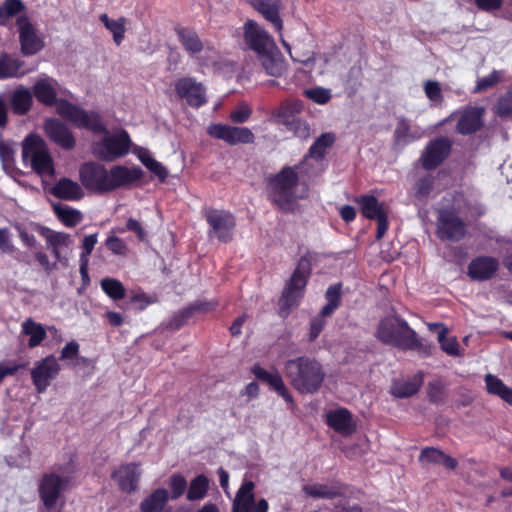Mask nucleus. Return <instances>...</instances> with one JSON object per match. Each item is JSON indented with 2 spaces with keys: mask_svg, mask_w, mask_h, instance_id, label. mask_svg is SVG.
<instances>
[{
  "mask_svg": "<svg viewBox=\"0 0 512 512\" xmlns=\"http://www.w3.org/2000/svg\"><path fill=\"white\" fill-rule=\"evenodd\" d=\"M50 192L54 197L67 201H78L84 197L81 186L66 177L60 178Z\"/></svg>",
  "mask_w": 512,
  "mask_h": 512,
  "instance_id": "nucleus-28",
  "label": "nucleus"
},
{
  "mask_svg": "<svg viewBox=\"0 0 512 512\" xmlns=\"http://www.w3.org/2000/svg\"><path fill=\"white\" fill-rule=\"evenodd\" d=\"M311 271L310 260L306 257H301L290 278L286 281L278 299V315L282 319L288 318L291 311L300 305L305 295Z\"/></svg>",
  "mask_w": 512,
  "mask_h": 512,
  "instance_id": "nucleus-4",
  "label": "nucleus"
},
{
  "mask_svg": "<svg viewBox=\"0 0 512 512\" xmlns=\"http://www.w3.org/2000/svg\"><path fill=\"white\" fill-rule=\"evenodd\" d=\"M252 5L276 31L281 32L283 29V21L280 17V11L283 8L282 0H253Z\"/></svg>",
  "mask_w": 512,
  "mask_h": 512,
  "instance_id": "nucleus-25",
  "label": "nucleus"
},
{
  "mask_svg": "<svg viewBox=\"0 0 512 512\" xmlns=\"http://www.w3.org/2000/svg\"><path fill=\"white\" fill-rule=\"evenodd\" d=\"M168 499V491L158 488L141 502L140 509L142 512H159L164 508Z\"/></svg>",
  "mask_w": 512,
  "mask_h": 512,
  "instance_id": "nucleus-40",
  "label": "nucleus"
},
{
  "mask_svg": "<svg viewBox=\"0 0 512 512\" xmlns=\"http://www.w3.org/2000/svg\"><path fill=\"white\" fill-rule=\"evenodd\" d=\"M69 476L62 477L56 472L44 473L39 481L38 494L43 506L51 511L60 502V508L65 505L63 493L70 484Z\"/></svg>",
  "mask_w": 512,
  "mask_h": 512,
  "instance_id": "nucleus-8",
  "label": "nucleus"
},
{
  "mask_svg": "<svg viewBox=\"0 0 512 512\" xmlns=\"http://www.w3.org/2000/svg\"><path fill=\"white\" fill-rule=\"evenodd\" d=\"M376 336L382 343L401 350H418L423 351L426 356L430 355L431 347H424L416 331L399 316L382 319L378 325Z\"/></svg>",
  "mask_w": 512,
  "mask_h": 512,
  "instance_id": "nucleus-3",
  "label": "nucleus"
},
{
  "mask_svg": "<svg viewBox=\"0 0 512 512\" xmlns=\"http://www.w3.org/2000/svg\"><path fill=\"white\" fill-rule=\"evenodd\" d=\"M434 177L431 174H426L414 183L413 194L417 200L427 198L433 190Z\"/></svg>",
  "mask_w": 512,
  "mask_h": 512,
  "instance_id": "nucleus-49",
  "label": "nucleus"
},
{
  "mask_svg": "<svg viewBox=\"0 0 512 512\" xmlns=\"http://www.w3.org/2000/svg\"><path fill=\"white\" fill-rule=\"evenodd\" d=\"M502 75L500 71L493 70L488 76L478 79L473 90L474 93H481L494 87L501 81Z\"/></svg>",
  "mask_w": 512,
  "mask_h": 512,
  "instance_id": "nucleus-54",
  "label": "nucleus"
},
{
  "mask_svg": "<svg viewBox=\"0 0 512 512\" xmlns=\"http://www.w3.org/2000/svg\"><path fill=\"white\" fill-rule=\"evenodd\" d=\"M40 234L46 239L47 244L51 248H58L66 245L68 234L63 232H56L47 227H40Z\"/></svg>",
  "mask_w": 512,
  "mask_h": 512,
  "instance_id": "nucleus-51",
  "label": "nucleus"
},
{
  "mask_svg": "<svg viewBox=\"0 0 512 512\" xmlns=\"http://www.w3.org/2000/svg\"><path fill=\"white\" fill-rule=\"evenodd\" d=\"M103 292L112 300H122L126 295V289L121 281L115 278H103L100 281Z\"/></svg>",
  "mask_w": 512,
  "mask_h": 512,
  "instance_id": "nucleus-46",
  "label": "nucleus"
},
{
  "mask_svg": "<svg viewBox=\"0 0 512 512\" xmlns=\"http://www.w3.org/2000/svg\"><path fill=\"white\" fill-rule=\"evenodd\" d=\"M424 373L419 371L411 380L393 381L390 393L396 398H408L415 395L423 385Z\"/></svg>",
  "mask_w": 512,
  "mask_h": 512,
  "instance_id": "nucleus-29",
  "label": "nucleus"
},
{
  "mask_svg": "<svg viewBox=\"0 0 512 512\" xmlns=\"http://www.w3.org/2000/svg\"><path fill=\"white\" fill-rule=\"evenodd\" d=\"M357 202L360 205L362 215L369 220H374L381 215L387 214L383 203H380L373 195H361Z\"/></svg>",
  "mask_w": 512,
  "mask_h": 512,
  "instance_id": "nucleus-35",
  "label": "nucleus"
},
{
  "mask_svg": "<svg viewBox=\"0 0 512 512\" xmlns=\"http://www.w3.org/2000/svg\"><path fill=\"white\" fill-rule=\"evenodd\" d=\"M345 488L346 486L344 484L336 482L333 485L321 483L305 485L303 490L308 496L313 498L334 499L344 496Z\"/></svg>",
  "mask_w": 512,
  "mask_h": 512,
  "instance_id": "nucleus-31",
  "label": "nucleus"
},
{
  "mask_svg": "<svg viewBox=\"0 0 512 512\" xmlns=\"http://www.w3.org/2000/svg\"><path fill=\"white\" fill-rule=\"evenodd\" d=\"M61 371V365L55 355L50 354L36 361L30 371L31 380L37 393H44Z\"/></svg>",
  "mask_w": 512,
  "mask_h": 512,
  "instance_id": "nucleus-11",
  "label": "nucleus"
},
{
  "mask_svg": "<svg viewBox=\"0 0 512 512\" xmlns=\"http://www.w3.org/2000/svg\"><path fill=\"white\" fill-rule=\"evenodd\" d=\"M303 110V103L298 99H287L272 111V118L277 124L285 125L287 122L297 118Z\"/></svg>",
  "mask_w": 512,
  "mask_h": 512,
  "instance_id": "nucleus-32",
  "label": "nucleus"
},
{
  "mask_svg": "<svg viewBox=\"0 0 512 512\" xmlns=\"http://www.w3.org/2000/svg\"><path fill=\"white\" fill-rule=\"evenodd\" d=\"M57 113L79 129H86L96 135L108 133L107 127L98 112L86 111L66 99L60 100Z\"/></svg>",
  "mask_w": 512,
  "mask_h": 512,
  "instance_id": "nucleus-6",
  "label": "nucleus"
},
{
  "mask_svg": "<svg viewBox=\"0 0 512 512\" xmlns=\"http://www.w3.org/2000/svg\"><path fill=\"white\" fill-rule=\"evenodd\" d=\"M486 390L489 394L498 396L503 401L512 405V389L493 374H486L484 377Z\"/></svg>",
  "mask_w": 512,
  "mask_h": 512,
  "instance_id": "nucleus-36",
  "label": "nucleus"
},
{
  "mask_svg": "<svg viewBox=\"0 0 512 512\" xmlns=\"http://www.w3.org/2000/svg\"><path fill=\"white\" fill-rule=\"evenodd\" d=\"M305 94L309 99L320 105L328 103L331 99L330 90L323 87L308 89Z\"/></svg>",
  "mask_w": 512,
  "mask_h": 512,
  "instance_id": "nucleus-58",
  "label": "nucleus"
},
{
  "mask_svg": "<svg viewBox=\"0 0 512 512\" xmlns=\"http://www.w3.org/2000/svg\"><path fill=\"white\" fill-rule=\"evenodd\" d=\"M207 132L211 137L223 140L232 146L237 144H252L255 141L254 134L247 127L218 123L209 125Z\"/></svg>",
  "mask_w": 512,
  "mask_h": 512,
  "instance_id": "nucleus-14",
  "label": "nucleus"
},
{
  "mask_svg": "<svg viewBox=\"0 0 512 512\" xmlns=\"http://www.w3.org/2000/svg\"><path fill=\"white\" fill-rule=\"evenodd\" d=\"M421 138V133L412 130L410 121L404 117L399 118L393 134L395 145H408L409 143Z\"/></svg>",
  "mask_w": 512,
  "mask_h": 512,
  "instance_id": "nucleus-34",
  "label": "nucleus"
},
{
  "mask_svg": "<svg viewBox=\"0 0 512 512\" xmlns=\"http://www.w3.org/2000/svg\"><path fill=\"white\" fill-rule=\"evenodd\" d=\"M327 316H323L322 312L310 320L309 323V333H308V342H314L323 331L326 326V318Z\"/></svg>",
  "mask_w": 512,
  "mask_h": 512,
  "instance_id": "nucleus-56",
  "label": "nucleus"
},
{
  "mask_svg": "<svg viewBox=\"0 0 512 512\" xmlns=\"http://www.w3.org/2000/svg\"><path fill=\"white\" fill-rule=\"evenodd\" d=\"M204 217L211 228L210 233H214L220 242L232 240L236 219L230 211L209 208L205 210Z\"/></svg>",
  "mask_w": 512,
  "mask_h": 512,
  "instance_id": "nucleus-12",
  "label": "nucleus"
},
{
  "mask_svg": "<svg viewBox=\"0 0 512 512\" xmlns=\"http://www.w3.org/2000/svg\"><path fill=\"white\" fill-rule=\"evenodd\" d=\"M144 176L139 166L129 168L124 165H115L110 170L95 161L83 163L79 168L81 184L88 190L97 194H105L121 187H128L140 181Z\"/></svg>",
  "mask_w": 512,
  "mask_h": 512,
  "instance_id": "nucleus-1",
  "label": "nucleus"
},
{
  "mask_svg": "<svg viewBox=\"0 0 512 512\" xmlns=\"http://www.w3.org/2000/svg\"><path fill=\"white\" fill-rule=\"evenodd\" d=\"M105 245L115 255H125L127 252L125 242L116 236H109L105 241Z\"/></svg>",
  "mask_w": 512,
  "mask_h": 512,
  "instance_id": "nucleus-63",
  "label": "nucleus"
},
{
  "mask_svg": "<svg viewBox=\"0 0 512 512\" xmlns=\"http://www.w3.org/2000/svg\"><path fill=\"white\" fill-rule=\"evenodd\" d=\"M14 228L17 230L18 235L24 245L30 248H34L36 246L37 242L35 236L30 234L22 224L16 223Z\"/></svg>",
  "mask_w": 512,
  "mask_h": 512,
  "instance_id": "nucleus-64",
  "label": "nucleus"
},
{
  "mask_svg": "<svg viewBox=\"0 0 512 512\" xmlns=\"http://www.w3.org/2000/svg\"><path fill=\"white\" fill-rule=\"evenodd\" d=\"M130 147V136L126 130L122 129L118 134L106 135L101 141L94 143L92 152L99 160L112 162L127 155Z\"/></svg>",
  "mask_w": 512,
  "mask_h": 512,
  "instance_id": "nucleus-9",
  "label": "nucleus"
},
{
  "mask_svg": "<svg viewBox=\"0 0 512 512\" xmlns=\"http://www.w3.org/2000/svg\"><path fill=\"white\" fill-rule=\"evenodd\" d=\"M33 104V94L27 88L16 89L11 96L12 111L16 115L27 114Z\"/></svg>",
  "mask_w": 512,
  "mask_h": 512,
  "instance_id": "nucleus-37",
  "label": "nucleus"
},
{
  "mask_svg": "<svg viewBox=\"0 0 512 512\" xmlns=\"http://www.w3.org/2000/svg\"><path fill=\"white\" fill-rule=\"evenodd\" d=\"M499 260L493 256L481 255L473 258L467 266V275L473 281L492 279L499 270Z\"/></svg>",
  "mask_w": 512,
  "mask_h": 512,
  "instance_id": "nucleus-20",
  "label": "nucleus"
},
{
  "mask_svg": "<svg viewBox=\"0 0 512 512\" xmlns=\"http://www.w3.org/2000/svg\"><path fill=\"white\" fill-rule=\"evenodd\" d=\"M192 318V315L188 307H184L179 311L175 312L167 321L166 328L171 331H177L181 329L187 322Z\"/></svg>",
  "mask_w": 512,
  "mask_h": 512,
  "instance_id": "nucleus-50",
  "label": "nucleus"
},
{
  "mask_svg": "<svg viewBox=\"0 0 512 512\" xmlns=\"http://www.w3.org/2000/svg\"><path fill=\"white\" fill-rule=\"evenodd\" d=\"M285 375L291 386L300 394L317 393L326 378L323 365L315 358L299 356L284 365Z\"/></svg>",
  "mask_w": 512,
  "mask_h": 512,
  "instance_id": "nucleus-2",
  "label": "nucleus"
},
{
  "mask_svg": "<svg viewBox=\"0 0 512 512\" xmlns=\"http://www.w3.org/2000/svg\"><path fill=\"white\" fill-rule=\"evenodd\" d=\"M496 113L498 116L504 118L512 115V91L506 92L502 95L496 104Z\"/></svg>",
  "mask_w": 512,
  "mask_h": 512,
  "instance_id": "nucleus-57",
  "label": "nucleus"
},
{
  "mask_svg": "<svg viewBox=\"0 0 512 512\" xmlns=\"http://www.w3.org/2000/svg\"><path fill=\"white\" fill-rule=\"evenodd\" d=\"M253 375L261 382L267 383L279 396H281L287 403H293L294 399L284 384L281 375L275 371L270 373L259 364H254L251 368Z\"/></svg>",
  "mask_w": 512,
  "mask_h": 512,
  "instance_id": "nucleus-23",
  "label": "nucleus"
},
{
  "mask_svg": "<svg viewBox=\"0 0 512 512\" xmlns=\"http://www.w3.org/2000/svg\"><path fill=\"white\" fill-rule=\"evenodd\" d=\"M444 388L439 380H434L428 383L427 397L433 404H439L443 401Z\"/></svg>",
  "mask_w": 512,
  "mask_h": 512,
  "instance_id": "nucleus-59",
  "label": "nucleus"
},
{
  "mask_svg": "<svg viewBox=\"0 0 512 512\" xmlns=\"http://www.w3.org/2000/svg\"><path fill=\"white\" fill-rule=\"evenodd\" d=\"M219 305L218 300H196L187 305L192 317L196 313H209Z\"/></svg>",
  "mask_w": 512,
  "mask_h": 512,
  "instance_id": "nucleus-55",
  "label": "nucleus"
},
{
  "mask_svg": "<svg viewBox=\"0 0 512 512\" xmlns=\"http://www.w3.org/2000/svg\"><path fill=\"white\" fill-rule=\"evenodd\" d=\"M484 112V108L479 106L465 108L459 116L456 131L461 135H471L481 130Z\"/></svg>",
  "mask_w": 512,
  "mask_h": 512,
  "instance_id": "nucleus-21",
  "label": "nucleus"
},
{
  "mask_svg": "<svg viewBox=\"0 0 512 512\" xmlns=\"http://www.w3.org/2000/svg\"><path fill=\"white\" fill-rule=\"evenodd\" d=\"M25 10L22 0H4L0 6V26H6L8 20Z\"/></svg>",
  "mask_w": 512,
  "mask_h": 512,
  "instance_id": "nucleus-47",
  "label": "nucleus"
},
{
  "mask_svg": "<svg viewBox=\"0 0 512 512\" xmlns=\"http://www.w3.org/2000/svg\"><path fill=\"white\" fill-rule=\"evenodd\" d=\"M99 20L108 29L112 35L116 45H120L125 37L126 18L120 17L117 20L110 19L106 13L100 15Z\"/></svg>",
  "mask_w": 512,
  "mask_h": 512,
  "instance_id": "nucleus-41",
  "label": "nucleus"
},
{
  "mask_svg": "<svg viewBox=\"0 0 512 512\" xmlns=\"http://www.w3.org/2000/svg\"><path fill=\"white\" fill-rule=\"evenodd\" d=\"M244 29L245 43L257 56L276 45L269 33L255 21L248 20L244 25Z\"/></svg>",
  "mask_w": 512,
  "mask_h": 512,
  "instance_id": "nucleus-18",
  "label": "nucleus"
},
{
  "mask_svg": "<svg viewBox=\"0 0 512 512\" xmlns=\"http://www.w3.org/2000/svg\"><path fill=\"white\" fill-rule=\"evenodd\" d=\"M22 158L24 162L30 161L31 168L40 176H52L55 172L53 159L46 150L43 139L36 134H30L24 139Z\"/></svg>",
  "mask_w": 512,
  "mask_h": 512,
  "instance_id": "nucleus-7",
  "label": "nucleus"
},
{
  "mask_svg": "<svg viewBox=\"0 0 512 512\" xmlns=\"http://www.w3.org/2000/svg\"><path fill=\"white\" fill-rule=\"evenodd\" d=\"M335 139V134L332 132L322 133L310 146L308 156L317 160L323 159L326 150L334 144Z\"/></svg>",
  "mask_w": 512,
  "mask_h": 512,
  "instance_id": "nucleus-42",
  "label": "nucleus"
},
{
  "mask_svg": "<svg viewBox=\"0 0 512 512\" xmlns=\"http://www.w3.org/2000/svg\"><path fill=\"white\" fill-rule=\"evenodd\" d=\"M16 24L19 30L20 50L24 56H32L44 47L43 40L37 35L34 25L26 15L17 18Z\"/></svg>",
  "mask_w": 512,
  "mask_h": 512,
  "instance_id": "nucleus-17",
  "label": "nucleus"
},
{
  "mask_svg": "<svg viewBox=\"0 0 512 512\" xmlns=\"http://www.w3.org/2000/svg\"><path fill=\"white\" fill-rule=\"evenodd\" d=\"M284 126L287 131L300 139H307L310 136L309 125L299 117L287 122Z\"/></svg>",
  "mask_w": 512,
  "mask_h": 512,
  "instance_id": "nucleus-52",
  "label": "nucleus"
},
{
  "mask_svg": "<svg viewBox=\"0 0 512 512\" xmlns=\"http://www.w3.org/2000/svg\"><path fill=\"white\" fill-rule=\"evenodd\" d=\"M79 355V344L75 340L66 343L60 351L59 361L73 360Z\"/></svg>",
  "mask_w": 512,
  "mask_h": 512,
  "instance_id": "nucleus-62",
  "label": "nucleus"
},
{
  "mask_svg": "<svg viewBox=\"0 0 512 512\" xmlns=\"http://www.w3.org/2000/svg\"><path fill=\"white\" fill-rule=\"evenodd\" d=\"M447 330L443 329L438 334V340L441 343V349L446 352L448 355L456 356L458 355L459 344L455 339L446 340Z\"/></svg>",
  "mask_w": 512,
  "mask_h": 512,
  "instance_id": "nucleus-61",
  "label": "nucleus"
},
{
  "mask_svg": "<svg viewBox=\"0 0 512 512\" xmlns=\"http://www.w3.org/2000/svg\"><path fill=\"white\" fill-rule=\"evenodd\" d=\"M326 423L335 432L342 435H351L356 430L352 413L346 408L331 410L326 414Z\"/></svg>",
  "mask_w": 512,
  "mask_h": 512,
  "instance_id": "nucleus-24",
  "label": "nucleus"
},
{
  "mask_svg": "<svg viewBox=\"0 0 512 512\" xmlns=\"http://www.w3.org/2000/svg\"><path fill=\"white\" fill-rule=\"evenodd\" d=\"M97 243V234L85 236L82 241V252L80 254V274L82 277L88 276L89 256Z\"/></svg>",
  "mask_w": 512,
  "mask_h": 512,
  "instance_id": "nucleus-48",
  "label": "nucleus"
},
{
  "mask_svg": "<svg viewBox=\"0 0 512 512\" xmlns=\"http://www.w3.org/2000/svg\"><path fill=\"white\" fill-rule=\"evenodd\" d=\"M53 82L55 81L51 78L37 80L32 86V94L39 103L47 107L56 105L57 108L61 99H57V92Z\"/></svg>",
  "mask_w": 512,
  "mask_h": 512,
  "instance_id": "nucleus-27",
  "label": "nucleus"
},
{
  "mask_svg": "<svg viewBox=\"0 0 512 512\" xmlns=\"http://www.w3.org/2000/svg\"><path fill=\"white\" fill-rule=\"evenodd\" d=\"M341 289V283H336L328 287L325 292V299L327 303L321 309L323 316H331L339 308L342 295Z\"/></svg>",
  "mask_w": 512,
  "mask_h": 512,
  "instance_id": "nucleus-44",
  "label": "nucleus"
},
{
  "mask_svg": "<svg viewBox=\"0 0 512 512\" xmlns=\"http://www.w3.org/2000/svg\"><path fill=\"white\" fill-rule=\"evenodd\" d=\"M53 210L57 218L67 227H75L83 218L79 210L68 205L54 204Z\"/></svg>",
  "mask_w": 512,
  "mask_h": 512,
  "instance_id": "nucleus-43",
  "label": "nucleus"
},
{
  "mask_svg": "<svg viewBox=\"0 0 512 512\" xmlns=\"http://www.w3.org/2000/svg\"><path fill=\"white\" fill-rule=\"evenodd\" d=\"M251 114L252 109L247 104L243 103L231 111L229 119L233 123L242 124L250 118Z\"/></svg>",
  "mask_w": 512,
  "mask_h": 512,
  "instance_id": "nucleus-60",
  "label": "nucleus"
},
{
  "mask_svg": "<svg viewBox=\"0 0 512 512\" xmlns=\"http://www.w3.org/2000/svg\"><path fill=\"white\" fill-rule=\"evenodd\" d=\"M257 57L266 73L270 76L281 77L286 71L285 60L276 45Z\"/></svg>",
  "mask_w": 512,
  "mask_h": 512,
  "instance_id": "nucleus-26",
  "label": "nucleus"
},
{
  "mask_svg": "<svg viewBox=\"0 0 512 512\" xmlns=\"http://www.w3.org/2000/svg\"><path fill=\"white\" fill-rule=\"evenodd\" d=\"M208 490L209 479L204 474H200L191 480L186 497L189 501L201 500L207 495Z\"/></svg>",
  "mask_w": 512,
  "mask_h": 512,
  "instance_id": "nucleus-45",
  "label": "nucleus"
},
{
  "mask_svg": "<svg viewBox=\"0 0 512 512\" xmlns=\"http://www.w3.org/2000/svg\"><path fill=\"white\" fill-rule=\"evenodd\" d=\"M111 478L118 484L122 492L132 493L137 489L140 480L138 465L136 463L123 464L111 473Z\"/></svg>",
  "mask_w": 512,
  "mask_h": 512,
  "instance_id": "nucleus-22",
  "label": "nucleus"
},
{
  "mask_svg": "<svg viewBox=\"0 0 512 512\" xmlns=\"http://www.w3.org/2000/svg\"><path fill=\"white\" fill-rule=\"evenodd\" d=\"M298 166H284L278 173L267 179L269 199L281 210H288L295 200L299 184Z\"/></svg>",
  "mask_w": 512,
  "mask_h": 512,
  "instance_id": "nucleus-5",
  "label": "nucleus"
},
{
  "mask_svg": "<svg viewBox=\"0 0 512 512\" xmlns=\"http://www.w3.org/2000/svg\"><path fill=\"white\" fill-rule=\"evenodd\" d=\"M44 132L52 142L65 150H71L76 145L72 131L60 119H46L44 122Z\"/></svg>",
  "mask_w": 512,
  "mask_h": 512,
  "instance_id": "nucleus-19",
  "label": "nucleus"
},
{
  "mask_svg": "<svg viewBox=\"0 0 512 512\" xmlns=\"http://www.w3.org/2000/svg\"><path fill=\"white\" fill-rule=\"evenodd\" d=\"M452 141L446 136H439L428 142L419 161L425 170L439 167L450 155Z\"/></svg>",
  "mask_w": 512,
  "mask_h": 512,
  "instance_id": "nucleus-13",
  "label": "nucleus"
},
{
  "mask_svg": "<svg viewBox=\"0 0 512 512\" xmlns=\"http://www.w3.org/2000/svg\"><path fill=\"white\" fill-rule=\"evenodd\" d=\"M24 62L10 54L3 53L0 55V79H8L19 77L24 74L21 71Z\"/></svg>",
  "mask_w": 512,
  "mask_h": 512,
  "instance_id": "nucleus-39",
  "label": "nucleus"
},
{
  "mask_svg": "<svg viewBox=\"0 0 512 512\" xmlns=\"http://www.w3.org/2000/svg\"><path fill=\"white\" fill-rule=\"evenodd\" d=\"M22 333L29 336L28 346L30 348L39 346L47 337L45 327L32 318H28L22 323Z\"/></svg>",
  "mask_w": 512,
  "mask_h": 512,
  "instance_id": "nucleus-38",
  "label": "nucleus"
},
{
  "mask_svg": "<svg viewBox=\"0 0 512 512\" xmlns=\"http://www.w3.org/2000/svg\"><path fill=\"white\" fill-rule=\"evenodd\" d=\"M174 31L183 49L188 54L195 55L203 50V42L201 41L197 32L194 29L177 25L174 28Z\"/></svg>",
  "mask_w": 512,
  "mask_h": 512,
  "instance_id": "nucleus-30",
  "label": "nucleus"
},
{
  "mask_svg": "<svg viewBox=\"0 0 512 512\" xmlns=\"http://www.w3.org/2000/svg\"><path fill=\"white\" fill-rule=\"evenodd\" d=\"M176 95L193 108H200L207 103L206 89L202 83L192 77H181L174 84Z\"/></svg>",
  "mask_w": 512,
  "mask_h": 512,
  "instance_id": "nucleus-16",
  "label": "nucleus"
},
{
  "mask_svg": "<svg viewBox=\"0 0 512 512\" xmlns=\"http://www.w3.org/2000/svg\"><path fill=\"white\" fill-rule=\"evenodd\" d=\"M467 234V225L454 209L439 211L436 235L441 241L459 242Z\"/></svg>",
  "mask_w": 512,
  "mask_h": 512,
  "instance_id": "nucleus-10",
  "label": "nucleus"
},
{
  "mask_svg": "<svg viewBox=\"0 0 512 512\" xmlns=\"http://www.w3.org/2000/svg\"><path fill=\"white\" fill-rule=\"evenodd\" d=\"M170 498L176 500L180 498L187 489V481L181 474H173L169 479Z\"/></svg>",
  "mask_w": 512,
  "mask_h": 512,
  "instance_id": "nucleus-53",
  "label": "nucleus"
},
{
  "mask_svg": "<svg viewBox=\"0 0 512 512\" xmlns=\"http://www.w3.org/2000/svg\"><path fill=\"white\" fill-rule=\"evenodd\" d=\"M254 488L252 481L242 483L232 503V512H268L269 504L266 499L261 498L256 502Z\"/></svg>",
  "mask_w": 512,
  "mask_h": 512,
  "instance_id": "nucleus-15",
  "label": "nucleus"
},
{
  "mask_svg": "<svg viewBox=\"0 0 512 512\" xmlns=\"http://www.w3.org/2000/svg\"><path fill=\"white\" fill-rule=\"evenodd\" d=\"M419 461L427 464L443 465L448 470H455L458 466L457 459L447 455L441 449L426 447L419 455Z\"/></svg>",
  "mask_w": 512,
  "mask_h": 512,
  "instance_id": "nucleus-33",
  "label": "nucleus"
}]
</instances>
